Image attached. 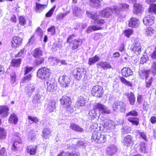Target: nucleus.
<instances>
[{"mask_svg": "<svg viewBox=\"0 0 156 156\" xmlns=\"http://www.w3.org/2000/svg\"><path fill=\"white\" fill-rule=\"evenodd\" d=\"M11 83L12 85H13L16 81V74L13 73L11 74Z\"/></svg>", "mask_w": 156, "mask_h": 156, "instance_id": "nucleus-56", "label": "nucleus"}, {"mask_svg": "<svg viewBox=\"0 0 156 156\" xmlns=\"http://www.w3.org/2000/svg\"><path fill=\"white\" fill-rule=\"evenodd\" d=\"M149 12L151 13L153 12L155 14H156V4H152L150 5L149 9H148V14H149Z\"/></svg>", "mask_w": 156, "mask_h": 156, "instance_id": "nucleus-48", "label": "nucleus"}, {"mask_svg": "<svg viewBox=\"0 0 156 156\" xmlns=\"http://www.w3.org/2000/svg\"><path fill=\"white\" fill-rule=\"evenodd\" d=\"M72 44V49L75 50L82 44V41L80 39L74 40L73 41Z\"/></svg>", "mask_w": 156, "mask_h": 156, "instance_id": "nucleus-34", "label": "nucleus"}, {"mask_svg": "<svg viewBox=\"0 0 156 156\" xmlns=\"http://www.w3.org/2000/svg\"><path fill=\"white\" fill-rule=\"evenodd\" d=\"M51 133V130L49 129L44 128L42 131L43 136L45 139H48L50 137Z\"/></svg>", "mask_w": 156, "mask_h": 156, "instance_id": "nucleus-33", "label": "nucleus"}, {"mask_svg": "<svg viewBox=\"0 0 156 156\" xmlns=\"http://www.w3.org/2000/svg\"><path fill=\"white\" fill-rule=\"evenodd\" d=\"M103 92L102 87L99 85L94 86L91 91V94L93 96L98 97H101Z\"/></svg>", "mask_w": 156, "mask_h": 156, "instance_id": "nucleus-8", "label": "nucleus"}, {"mask_svg": "<svg viewBox=\"0 0 156 156\" xmlns=\"http://www.w3.org/2000/svg\"><path fill=\"white\" fill-rule=\"evenodd\" d=\"M47 31L50 33L51 35H53L55 34V28L54 26H51L47 29Z\"/></svg>", "mask_w": 156, "mask_h": 156, "instance_id": "nucleus-50", "label": "nucleus"}, {"mask_svg": "<svg viewBox=\"0 0 156 156\" xmlns=\"http://www.w3.org/2000/svg\"><path fill=\"white\" fill-rule=\"evenodd\" d=\"M48 60L52 65H55L56 64L57 58L55 57H51L48 58Z\"/></svg>", "mask_w": 156, "mask_h": 156, "instance_id": "nucleus-53", "label": "nucleus"}, {"mask_svg": "<svg viewBox=\"0 0 156 156\" xmlns=\"http://www.w3.org/2000/svg\"><path fill=\"white\" fill-rule=\"evenodd\" d=\"M133 30L131 29H128L125 30L124 31V33L125 35L127 37H129L133 34Z\"/></svg>", "mask_w": 156, "mask_h": 156, "instance_id": "nucleus-54", "label": "nucleus"}, {"mask_svg": "<svg viewBox=\"0 0 156 156\" xmlns=\"http://www.w3.org/2000/svg\"><path fill=\"white\" fill-rule=\"evenodd\" d=\"M94 108L98 111L100 114L99 117L101 114H109L110 113V110L108 108L101 103H98L95 105Z\"/></svg>", "mask_w": 156, "mask_h": 156, "instance_id": "nucleus-7", "label": "nucleus"}, {"mask_svg": "<svg viewBox=\"0 0 156 156\" xmlns=\"http://www.w3.org/2000/svg\"><path fill=\"white\" fill-rule=\"evenodd\" d=\"M145 34L147 37H151L154 35L156 33V31L154 28L151 27H147L144 29Z\"/></svg>", "mask_w": 156, "mask_h": 156, "instance_id": "nucleus-22", "label": "nucleus"}, {"mask_svg": "<svg viewBox=\"0 0 156 156\" xmlns=\"http://www.w3.org/2000/svg\"><path fill=\"white\" fill-rule=\"evenodd\" d=\"M130 127L128 126H125L123 127L122 129V132L123 134L129 133L131 131Z\"/></svg>", "mask_w": 156, "mask_h": 156, "instance_id": "nucleus-52", "label": "nucleus"}, {"mask_svg": "<svg viewBox=\"0 0 156 156\" xmlns=\"http://www.w3.org/2000/svg\"><path fill=\"white\" fill-rule=\"evenodd\" d=\"M9 108L6 106H0V115L2 118H4L8 116L9 114Z\"/></svg>", "mask_w": 156, "mask_h": 156, "instance_id": "nucleus-19", "label": "nucleus"}, {"mask_svg": "<svg viewBox=\"0 0 156 156\" xmlns=\"http://www.w3.org/2000/svg\"><path fill=\"white\" fill-rule=\"evenodd\" d=\"M32 77V76L31 74H30L27 76H25L22 80L23 82L25 81H28L31 80Z\"/></svg>", "mask_w": 156, "mask_h": 156, "instance_id": "nucleus-64", "label": "nucleus"}, {"mask_svg": "<svg viewBox=\"0 0 156 156\" xmlns=\"http://www.w3.org/2000/svg\"><path fill=\"white\" fill-rule=\"evenodd\" d=\"M138 115L137 112L135 110H133L130 112L126 114V115L127 116H136Z\"/></svg>", "mask_w": 156, "mask_h": 156, "instance_id": "nucleus-58", "label": "nucleus"}, {"mask_svg": "<svg viewBox=\"0 0 156 156\" xmlns=\"http://www.w3.org/2000/svg\"><path fill=\"white\" fill-rule=\"evenodd\" d=\"M69 13V11H67L64 13H61L58 14L56 17L58 20H62Z\"/></svg>", "mask_w": 156, "mask_h": 156, "instance_id": "nucleus-45", "label": "nucleus"}, {"mask_svg": "<svg viewBox=\"0 0 156 156\" xmlns=\"http://www.w3.org/2000/svg\"><path fill=\"white\" fill-rule=\"evenodd\" d=\"M55 6H54L52 9H51L49 11H48L47 13H46L45 15L47 17H51L54 11L55 10Z\"/></svg>", "mask_w": 156, "mask_h": 156, "instance_id": "nucleus-60", "label": "nucleus"}, {"mask_svg": "<svg viewBox=\"0 0 156 156\" xmlns=\"http://www.w3.org/2000/svg\"><path fill=\"white\" fill-rule=\"evenodd\" d=\"M22 60L20 58L12 59L11 62V65L13 67H18L20 66L21 64Z\"/></svg>", "mask_w": 156, "mask_h": 156, "instance_id": "nucleus-32", "label": "nucleus"}, {"mask_svg": "<svg viewBox=\"0 0 156 156\" xmlns=\"http://www.w3.org/2000/svg\"><path fill=\"white\" fill-rule=\"evenodd\" d=\"M50 73V69L46 67H43L38 70L37 76L41 79H45L49 77Z\"/></svg>", "mask_w": 156, "mask_h": 156, "instance_id": "nucleus-2", "label": "nucleus"}, {"mask_svg": "<svg viewBox=\"0 0 156 156\" xmlns=\"http://www.w3.org/2000/svg\"><path fill=\"white\" fill-rule=\"evenodd\" d=\"M87 144L82 141H79L77 142L76 144H69L65 146V148L66 150H68L69 151H72V152H74L75 153V152H77L75 151L77 148L80 146L85 147L86 146Z\"/></svg>", "mask_w": 156, "mask_h": 156, "instance_id": "nucleus-3", "label": "nucleus"}, {"mask_svg": "<svg viewBox=\"0 0 156 156\" xmlns=\"http://www.w3.org/2000/svg\"><path fill=\"white\" fill-rule=\"evenodd\" d=\"M44 59L43 58H39L35 60V64L36 66L39 65L44 62Z\"/></svg>", "mask_w": 156, "mask_h": 156, "instance_id": "nucleus-57", "label": "nucleus"}, {"mask_svg": "<svg viewBox=\"0 0 156 156\" xmlns=\"http://www.w3.org/2000/svg\"><path fill=\"white\" fill-rule=\"evenodd\" d=\"M96 108H94L92 110H90L89 112V118L91 120L94 119L96 117L97 115V113L96 112Z\"/></svg>", "mask_w": 156, "mask_h": 156, "instance_id": "nucleus-42", "label": "nucleus"}, {"mask_svg": "<svg viewBox=\"0 0 156 156\" xmlns=\"http://www.w3.org/2000/svg\"><path fill=\"white\" fill-rule=\"evenodd\" d=\"M19 18V23L21 25L24 26L26 23V20L23 16H20Z\"/></svg>", "mask_w": 156, "mask_h": 156, "instance_id": "nucleus-51", "label": "nucleus"}, {"mask_svg": "<svg viewBox=\"0 0 156 156\" xmlns=\"http://www.w3.org/2000/svg\"><path fill=\"white\" fill-rule=\"evenodd\" d=\"M28 136V140L29 141H32L34 140L35 137V134L32 133H30Z\"/></svg>", "mask_w": 156, "mask_h": 156, "instance_id": "nucleus-61", "label": "nucleus"}, {"mask_svg": "<svg viewBox=\"0 0 156 156\" xmlns=\"http://www.w3.org/2000/svg\"><path fill=\"white\" fill-rule=\"evenodd\" d=\"M35 89V86L33 83H31L27 85L25 89V92L29 96L32 95Z\"/></svg>", "mask_w": 156, "mask_h": 156, "instance_id": "nucleus-21", "label": "nucleus"}, {"mask_svg": "<svg viewBox=\"0 0 156 156\" xmlns=\"http://www.w3.org/2000/svg\"><path fill=\"white\" fill-rule=\"evenodd\" d=\"M45 85L47 90L49 92L55 91L57 89V84L50 80H46Z\"/></svg>", "mask_w": 156, "mask_h": 156, "instance_id": "nucleus-14", "label": "nucleus"}, {"mask_svg": "<svg viewBox=\"0 0 156 156\" xmlns=\"http://www.w3.org/2000/svg\"><path fill=\"white\" fill-rule=\"evenodd\" d=\"M22 39L17 36H14L12 41V46L13 48H16L20 45L22 43Z\"/></svg>", "mask_w": 156, "mask_h": 156, "instance_id": "nucleus-15", "label": "nucleus"}, {"mask_svg": "<svg viewBox=\"0 0 156 156\" xmlns=\"http://www.w3.org/2000/svg\"><path fill=\"white\" fill-rule=\"evenodd\" d=\"M101 29V27L100 26H97L95 25L92 26H90L89 27L87 30V33H89L92 30H100Z\"/></svg>", "mask_w": 156, "mask_h": 156, "instance_id": "nucleus-44", "label": "nucleus"}, {"mask_svg": "<svg viewBox=\"0 0 156 156\" xmlns=\"http://www.w3.org/2000/svg\"><path fill=\"white\" fill-rule=\"evenodd\" d=\"M154 17L153 14L149 12V14L148 13L144 18L143 22L146 26H151L154 23Z\"/></svg>", "mask_w": 156, "mask_h": 156, "instance_id": "nucleus-10", "label": "nucleus"}, {"mask_svg": "<svg viewBox=\"0 0 156 156\" xmlns=\"http://www.w3.org/2000/svg\"><path fill=\"white\" fill-rule=\"evenodd\" d=\"M113 7L114 5L111 6V8H107L104 9L99 12V15L96 13L90 12L89 11H87L86 13L87 16L92 20L91 21V23L98 24L100 26L104 24L105 22L104 19L99 18L100 15L103 17H109L112 12L115 13L113 9Z\"/></svg>", "mask_w": 156, "mask_h": 156, "instance_id": "nucleus-1", "label": "nucleus"}, {"mask_svg": "<svg viewBox=\"0 0 156 156\" xmlns=\"http://www.w3.org/2000/svg\"><path fill=\"white\" fill-rule=\"evenodd\" d=\"M98 68H101L105 70L112 68L111 65L108 62L105 61H101L97 64Z\"/></svg>", "mask_w": 156, "mask_h": 156, "instance_id": "nucleus-20", "label": "nucleus"}, {"mask_svg": "<svg viewBox=\"0 0 156 156\" xmlns=\"http://www.w3.org/2000/svg\"><path fill=\"white\" fill-rule=\"evenodd\" d=\"M70 127L72 129L76 131L79 132H83V129L75 124H71L70 125Z\"/></svg>", "mask_w": 156, "mask_h": 156, "instance_id": "nucleus-39", "label": "nucleus"}, {"mask_svg": "<svg viewBox=\"0 0 156 156\" xmlns=\"http://www.w3.org/2000/svg\"><path fill=\"white\" fill-rule=\"evenodd\" d=\"M146 79V86L147 87H149L151 85L152 82V78H150V79H148V77Z\"/></svg>", "mask_w": 156, "mask_h": 156, "instance_id": "nucleus-62", "label": "nucleus"}, {"mask_svg": "<svg viewBox=\"0 0 156 156\" xmlns=\"http://www.w3.org/2000/svg\"><path fill=\"white\" fill-rule=\"evenodd\" d=\"M92 139L98 143H104L106 140L107 135L102 134L100 133H95L92 134Z\"/></svg>", "mask_w": 156, "mask_h": 156, "instance_id": "nucleus-5", "label": "nucleus"}, {"mask_svg": "<svg viewBox=\"0 0 156 156\" xmlns=\"http://www.w3.org/2000/svg\"><path fill=\"white\" fill-rule=\"evenodd\" d=\"M16 136L19 139V140H18V141H16L13 144L12 147V149L14 151H16L17 150L18 147L17 146L18 144H20L22 143V140L20 139V137L21 136V134L18 133L16 134Z\"/></svg>", "mask_w": 156, "mask_h": 156, "instance_id": "nucleus-30", "label": "nucleus"}, {"mask_svg": "<svg viewBox=\"0 0 156 156\" xmlns=\"http://www.w3.org/2000/svg\"><path fill=\"white\" fill-rule=\"evenodd\" d=\"M8 121L9 123L16 125L18 121V118L16 114L13 113L11 114Z\"/></svg>", "mask_w": 156, "mask_h": 156, "instance_id": "nucleus-29", "label": "nucleus"}, {"mask_svg": "<svg viewBox=\"0 0 156 156\" xmlns=\"http://www.w3.org/2000/svg\"><path fill=\"white\" fill-rule=\"evenodd\" d=\"M130 104L131 105H134L135 101V97L133 93L130 92L126 94Z\"/></svg>", "mask_w": 156, "mask_h": 156, "instance_id": "nucleus-26", "label": "nucleus"}, {"mask_svg": "<svg viewBox=\"0 0 156 156\" xmlns=\"http://www.w3.org/2000/svg\"><path fill=\"white\" fill-rule=\"evenodd\" d=\"M56 102L52 100L50 101L44 106V109L47 113H50L54 112L56 108Z\"/></svg>", "mask_w": 156, "mask_h": 156, "instance_id": "nucleus-12", "label": "nucleus"}, {"mask_svg": "<svg viewBox=\"0 0 156 156\" xmlns=\"http://www.w3.org/2000/svg\"><path fill=\"white\" fill-rule=\"evenodd\" d=\"M129 6L126 3L114 5L113 9L115 11L117 14L120 13V12L124 10H128L129 8Z\"/></svg>", "mask_w": 156, "mask_h": 156, "instance_id": "nucleus-6", "label": "nucleus"}, {"mask_svg": "<svg viewBox=\"0 0 156 156\" xmlns=\"http://www.w3.org/2000/svg\"><path fill=\"white\" fill-rule=\"evenodd\" d=\"M73 11L74 16L78 17H81L84 13V10L76 6L73 7Z\"/></svg>", "mask_w": 156, "mask_h": 156, "instance_id": "nucleus-18", "label": "nucleus"}, {"mask_svg": "<svg viewBox=\"0 0 156 156\" xmlns=\"http://www.w3.org/2000/svg\"><path fill=\"white\" fill-rule=\"evenodd\" d=\"M141 44L138 42H136L133 45V47L131 48V52L133 55L135 54L138 55L141 52Z\"/></svg>", "mask_w": 156, "mask_h": 156, "instance_id": "nucleus-16", "label": "nucleus"}, {"mask_svg": "<svg viewBox=\"0 0 156 156\" xmlns=\"http://www.w3.org/2000/svg\"><path fill=\"white\" fill-rule=\"evenodd\" d=\"M142 11V6L141 4L138 3H135L133 5V12L137 14L141 13Z\"/></svg>", "mask_w": 156, "mask_h": 156, "instance_id": "nucleus-27", "label": "nucleus"}, {"mask_svg": "<svg viewBox=\"0 0 156 156\" xmlns=\"http://www.w3.org/2000/svg\"><path fill=\"white\" fill-rule=\"evenodd\" d=\"M150 70L145 71L141 70L139 72V75L140 77L142 79L147 78L148 77V75L150 73Z\"/></svg>", "mask_w": 156, "mask_h": 156, "instance_id": "nucleus-36", "label": "nucleus"}, {"mask_svg": "<svg viewBox=\"0 0 156 156\" xmlns=\"http://www.w3.org/2000/svg\"><path fill=\"white\" fill-rule=\"evenodd\" d=\"M76 103L78 106H84L86 103V99L82 96H80L78 98Z\"/></svg>", "mask_w": 156, "mask_h": 156, "instance_id": "nucleus-41", "label": "nucleus"}, {"mask_svg": "<svg viewBox=\"0 0 156 156\" xmlns=\"http://www.w3.org/2000/svg\"><path fill=\"white\" fill-rule=\"evenodd\" d=\"M42 55V52L39 48H37L34 50L33 55L35 57L38 58Z\"/></svg>", "mask_w": 156, "mask_h": 156, "instance_id": "nucleus-46", "label": "nucleus"}, {"mask_svg": "<svg viewBox=\"0 0 156 156\" xmlns=\"http://www.w3.org/2000/svg\"><path fill=\"white\" fill-rule=\"evenodd\" d=\"M36 146H28L27 147V152L31 155H34L36 153Z\"/></svg>", "mask_w": 156, "mask_h": 156, "instance_id": "nucleus-37", "label": "nucleus"}, {"mask_svg": "<svg viewBox=\"0 0 156 156\" xmlns=\"http://www.w3.org/2000/svg\"><path fill=\"white\" fill-rule=\"evenodd\" d=\"M151 71L155 74H156V61L152 64Z\"/></svg>", "mask_w": 156, "mask_h": 156, "instance_id": "nucleus-59", "label": "nucleus"}, {"mask_svg": "<svg viewBox=\"0 0 156 156\" xmlns=\"http://www.w3.org/2000/svg\"><path fill=\"white\" fill-rule=\"evenodd\" d=\"M60 101L61 105H64L67 108L68 111L70 112H73V109L70 105L71 101L69 97L66 96H64L60 99Z\"/></svg>", "mask_w": 156, "mask_h": 156, "instance_id": "nucleus-4", "label": "nucleus"}, {"mask_svg": "<svg viewBox=\"0 0 156 156\" xmlns=\"http://www.w3.org/2000/svg\"><path fill=\"white\" fill-rule=\"evenodd\" d=\"M69 151V152H68L65 153L64 151H62L59 154L58 156H65L66 155L68 156H79L80 154L79 152H75V153H74V152L70 151Z\"/></svg>", "mask_w": 156, "mask_h": 156, "instance_id": "nucleus-28", "label": "nucleus"}, {"mask_svg": "<svg viewBox=\"0 0 156 156\" xmlns=\"http://www.w3.org/2000/svg\"><path fill=\"white\" fill-rule=\"evenodd\" d=\"M58 82L62 87H66L69 86L71 80L69 77L66 75H63L59 77Z\"/></svg>", "mask_w": 156, "mask_h": 156, "instance_id": "nucleus-9", "label": "nucleus"}, {"mask_svg": "<svg viewBox=\"0 0 156 156\" xmlns=\"http://www.w3.org/2000/svg\"><path fill=\"white\" fill-rule=\"evenodd\" d=\"M42 101V96L39 94H36L33 100V102L34 103H40Z\"/></svg>", "mask_w": 156, "mask_h": 156, "instance_id": "nucleus-35", "label": "nucleus"}, {"mask_svg": "<svg viewBox=\"0 0 156 156\" xmlns=\"http://www.w3.org/2000/svg\"><path fill=\"white\" fill-rule=\"evenodd\" d=\"M93 4L95 7L98 8L101 6L100 0H89Z\"/></svg>", "mask_w": 156, "mask_h": 156, "instance_id": "nucleus-49", "label": "nucleus"}, {"mask_svg": "<svg viewBox=\"0 0 156 156\" xmlns=\"http://www.w3.org/2000/svg\"><path fill=\"white\" fill-rule=\"evenodd\" d=\"M112 108L114 111H116L118 109L120 108V111L124 112L126 108L124 103L122 101H116L113 105Z\"/></svg>", "mask_w": 156, "mask_h": 156, "instance_id": "nucleus-13", "label": "nucleus"}, {"mask_svg": "<svg viewBox=\"0 0 156 156\" xmlns=\"http://www.w3.org/2000/svg\"><path fill=\"white\" fill-rule=\"evenodd\" d=\"M75 73L73 74L75 78L77 80H80L86 74V70L83 68H77L75 70Z\"/></svg>", "mask_w": 156, "mask_h": 156, "instance_id": "nucleus-11", "label": "nucleus"}, {"mask_svg": "<svg viewBox=\"0 0 156 156\" xmlns=\"http://www.w3.org/2000/svg\"><path fill=\"white\" fill-rule=\"evenodd\" d=\"M123 145L127 147H129L134 143V140L133 137L130 135L126 136L123 140Z\"/></svg>", "mask_w": 156, "mask_h": 156, "instance_id": "nucleus-17", "label": "nucleus"}, {"mask_svg": "<svg viewBox=\"0 0 156 156\" xmlns=\"http://www.w3.org/2000/svg\"><path fill=\"white\" fill-rule=\"evenodd\" d=\"M0 141L5 139L6 136V133L4 129L0 127Z\"/></svg>", "mask_w": 156, "mask_h": 156, "instance_id": "nucleus-47", "label": "nucleus"}, {"mask_svg": "<svg viewBox=\"0 0 156 156\" xmlns=\"http://www.w3.org/2000/svg\"><path fill=\"white\" fill-rule=\"evenodd\" d=\"M139 23V21L138 19L132 17L129 21V26L130 27L135 28L138 27Z\"/></svg>", "mask_w": 156, "mask_h": 156, "instance_id": "nucleus-23", "label": "nucleus"}, {"mask_svg": "<svg viewBox=\"0 0 156 156\" xmlns=\"http://www.w3.org/2000/svg\"><path fill=\"white\" fill-rule=\"evenodd\" d=\"M26 51H25L24 49H23L20 50V51L18 52V54L16 55L17 56L21 57L23 56L25 54Z\"/></svg>", "mask_w": 156, "mask_h": 156, "instance_id": "nucleus-63", "label": "nucleus"}, {"mask_svg": "<svg viewBox=\"0 0 156 156\" xmlns=\"http://www.w3.org/2000/svg\"><path fill=\"white\" fill-rule=\"evenodd\" d=\"M128 120L131 122L133 125L137 126L139 123V119L137 118L134 117H128Z\"/></svg>", "mask_w": 156, "mask_h": 156, "instance_id": "nucleus-43", "label": "nucleus"}, {"mask_svg": "<svg viewBox=\"0 0 156 156\" xmlns=\"http://www.w3.org/2000/svg\"><path fill=\"white\" fill-rule=\"evenodd\" d=\"M100 60L99 57L97 55H95L94 57L89 58L88 60V64L91 66L94 64L95 63L99 61Z\"/></svg>", "mask_w": 156, "mask_h": 156, "instance_id": "nucleus-31", "label": "nucleus"}, {"mask_svg": "<svg viewBox=\"0 0 156 156\" xmlns=\"http://www.w3.org/2000/svg\"><path fill=\"white\" fill-rule=\"evenodd\" d=\"M46 5H42L39 3H36L35 9L36 11L37 12H40L43 10L46 7Z\"/></svg>", "mask_w": 156, "mask_h": 156, "instance_id": "nucleus-38", "label": "nucleus"}, {"mask_svg": "<svg viewBox=\"0 0 156 156\" xmlns=\"http://www.w3.org/2000/svg\"><path fill=\"white\" fill-rule=\"evenodd\" d=\"M28 119L29 120L35 123H37L39 121V120L35 116H28Z\"/></svg>", "mask_w": 156, "mask_h": 156, "instance_id": "nucleus-55", "label": "nucleus"}, {"mask_svg": "<svg viewBox=\"0 0 156 156\" xmlns=\"http://www.w3.org/2000/svg\"><path fill=\"white\" fill-rule=\"evenodd\" d=\"M122 75L125 77L132 75L133 73L131 70L129 68L124 67L121 70Z\"/></svg>", "mask_w": 156, "mask_h": 156, "instance_id": "nucleus-25", "label": "nucleus"}, {"mask_svg": "<svg viewBox=\"0 0 156 156\" xmlns=\"http://www.w3.org/2000/svg\"><path fill=\"white\" fill-rule=\"evenodd\" d=\"M139 149L140 151L144 153H147V150L146 144L144 142H141L140 144Z\"/></svg>", "mask_w": 156, "mask_h": 156, "instance_id": "nucleus-40", "label": "nucleus"}, {"mask_svg": "<svg viewBox=\"0 0 156 156\" xmlns=\"http://www.w3.org/2000/svg\"><path fill=\"white\" fill-rule=\"evenodd\" d=\"M106 151L107 154L110 156L115 154L117 151L116 147L114 145H111L107 147Z\"/></svg>", "mask_w": 156, "mask_h": 156, "instance_id": "nucleus-24", "label": "nucleus"}]
</instances>
